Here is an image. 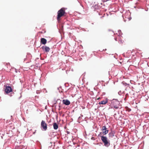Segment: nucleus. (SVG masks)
I'll list each match as a JSON object with an SVG mask.
<instances>
[{
  "label": "nucleus",
  "instance_id": "nucleus-2",
  "mask_svg": "<svg viewBox=\"0 0 149 149\" xmlns=\"http://www.w3.org/2000/svg\"><path fill=\"white\" fill-rule=\"evenodd\" d=\"M101 138V140L103 143H104L105 146L108 147L110 145V141L108 139L107 137L104 136H100Z\"/></svg>",
  "mask_w": 149,
  "mask_h": 149
},
{
  "label": "nucleus",
  "instance_id": "nucleus-1",
  "mask_svg": "<svg viewBox=\"0 0 149 149\" xmlns=\"http://www.w3.org/2000/svg\"><path fill=\"white\" fill-rule=\"evenodd\" d=\"M65 13L64 8H62L59 10L57 12V19L58 21H60L61 19V17L65 16Z\"/></svg>",
  "mask_w": 149,
  "mask_h": 149
},
{
  "label": "nucleus",
  "instance_id": "nucleus-7",
  "mask_svg": "<svg viewBox=\"0 0 149 149\" xmlns=\"http://www.w3.org/2000/svg\"><path fill=\"white\" fill-rule=\"evenodd\" d=\"M5 92L7 93H8L12 91L11 88L9 86H7L5 89Z\"/></svg>",
  "mask_w": 149,
  "mask_h": 149
},
{
  "label": "nucleus",
  "instance_id": "nucleus-5",
  "mask_svg": "<svg viewBox=\"0 0 149 149\" xmlns=\"http://www.w3.org/2000/svg\"><path fill=\"white\" fill-rule=\"evenodd\" d=\"M41 126L44 130H47V125L45 122L44 120L42 121Z\"/></svg>",
  "mask_w": 149,
  "mask_h": 149
},
{
  "label": "nucleus",
  "instance_id": "nucleus-12",
  "mask_svg": "<svg viewBox=\"0 0 149 149\" xmlns=\"http://www.w3.org/2000/svg\"><path fill=\"white\" fill-rule=\"evenodd\" d=\"M109 138H112L114 136V133L113 132L111 131L109 134Z\"/></svg>",
  "mask_w": 149,
  "mask_h": 149
},
{
  "label": "nucleus",
  "instance_id": "nucleus-11",
  "mask_svg": "<svg viewBox=\"0 0 149 149\" xmlns=\"http://www.w3.org/2000/svg\"><path fill=\"white\" fill-rule=\"evenodd\" d=\"M40 42L43 45H45L46 43L47 40L44 38H42L41 39Z\"/></svg>",
  "mask_w": 149,
  "mask_h": 149
},
{
  "label": "nucleus",
  "instance_id": "nucleus-10",
  "mask_svg": "<svg viewBox=\"0 0 149 149\" xmlns=\"http://www.w3.org/2000/svg\"><path fill=\"white\" fill-rule=\"evenodd\" d=\"M108 102V100L107 99H105V100L102 101L99 103V104H105Z\"/></svg>",
  "mask_w": 149,
  "mask_h": 149
},
{
  "label": "nucleus",
  "instance_id": "nucleus-4",
  "mask_svg": "<svg viewBox=\"0 0 149 149\" xmlns=\"http://www.w3.org/2000/svg\"><path fill=\"white\" fill-rule=\"evenodd\" d=\"M101 130L102 132H100L98 136H102L101 135L102 134H103V135H105L108 133L109 130L105 126L102 127Z\"/></svg>",
  "mask_w": 149,
  "mask_h": 149
},
{
  "label": "nucleus",
  "instance_id": "nucleus-13",
  "mask_svg": "<svg viewBox=\"0 0 149 149\" xmlns=\"http://www.w3.org/2000/svg\"><path fill=\"white\" fill-rule=\"evenodd\" d=\"M53 127L54 129L57 130L58 128V124L56 123H54L53 124Z\"/></svg>",
  "mask_w": 149,
  "mask_h": 149
},
{
  "label": "nucleus",
  "instance_id": "nucleus-15",
  "mask_svg": "<svg viewBox=\"0 0 149 149\" xmlns=\"http://www.w3.org/2000/svg\"><path fill=\"white\" fill-rule=\"evenodd\" d=\"M131 110L130 109L129 111H130Z\"/></svg>",
  "mask_w": 149,
  "mask_h": 149
},
{
  "label": "nucleus",
  "instance_id": "nucleus-8",
  "mask_svg": "<svg viewBox=\"0 0 149 149\" xmlns=\"http://www.w3.org/2000/svg\"><path fill=\"white\" fill-rule=\"evenodd\" d=\"M42 48L46 52H48L50 50V49L48 47L46 46H43Z\"/></svg>",
  "mask_w": 149,
  "mask_h": 149
},
{
  "label": "nucleus",
  "instance_id": "nucleus-6",
  "mask_svg": "<svg viewBox=\"0 0 149 149\" xmlns=\"http://www.w3.org/2000/svg\"><path fill=\"white\" fill-rule=\"evenodd\" d=\"M118 36L117 37L115 38V40L116 41H117V39H118L120 41L121 40L120 39H121V35L122 34V33L121 31L120 30H119L118 31Z\"/></svg>",
  "mask_w": 149,
  "mask_h": 149
},
{
  "label": "nucleus",
  "instance_id": "nucleus-9",
  "mask_svg": "<svg viewBox=\"0 0 149 149\" xmlns=\"http://www.w3.org/2000/svg\"><path fill=\"white\" fill-rule=\"evenodd\" d=\"M62 102L64 104L66 105H68L70 103V101L67 100H63L62 101Z\"/></svg>",
  "mask_w": 149,
  "mask_h": 149
},
{
  "label": "nucleus",
  "instance_id": "nucleus-3",
  "mask_svg": "<svg viewBox=\"0 0 149 149\" xmlns=\"http://www.w3.org/2000/svg\"><path fill=\"white\" fill-rule=\"evenodd\" d=\"M112 107L116 109L121 108L120 102L116 100H113L111 103Z\"/></svg>",
  "mask_w": 149,
  "mask_h": 149
},
{
  "label": "nucleus",
  "instance_id": "nucleus-14",
  "mask_svg": "<svg viewBox=\"0 0 149 149\" xmlns=\"http://www.w3.org/2000/svg\"><path fill=\"white\" fill-rule=\"evenodd\" d=\"M100 98L99 97V98H97V100H99Z\"/></svg>",
  "mask_w": 149,
  "mask_h": 149
}]
</instances>
